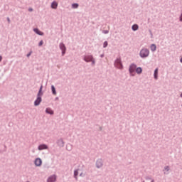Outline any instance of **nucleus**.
Segmentation results:
<instances>
[{
	"mask_svg": "<svg viewBox=\"0 0 182 182\" xmlns=\"http://www.w3.org/2000/svg\"><path fill=\"white\" fill-rule=\"evenodd\" d=\"M43 86H41L38 94V97L36 99V100L34 102L35 106H39V105H41V102H42V97H41L42 96V89H43Z\"/></svg>",
	"mask_w": 182,
	"mask_h": 182,
	"instance_id": "nucleus-1",
	"label": "nucleus"
},
{
	"mask_svg": "<svg viewBox=\"0 0 182 182\" xmlns=\"http://www.w3.org/2000/svg\"><path fill=\"white\" fill-rule=\"evenodd\" d=\"M149 53H150V51H149L148 49L144 48V49L141 50V51H140V56H141V58H147V56H149Z\"/></svg>",
	"mask_w": 182,
	"mask_h": 182,
	"instance_id": "nucleus-2",
	"label": "nucleus"
},
{
	"mask_svg": "<svg viewBox=\"0 0 182 182\" xmlns=\"http://www.w3.org/2000/svg\"><path fill=\"white\" fill-rule=\"evenodd\" d=\"M84 60H85V62H92V65H95V60L92 55H86L84 58Z\"/></svg>",
	"mask_w": 182,
	"mask_h": 182,
	"instance_id": "nucleus-3",
	"label": "nucleus"
},
{
	"mask_svg": "<svg viewBox=\"0 0 182 182\" xmlns=\"http://www.w3.org/2000/svg\"><path fill=\"white\" fill-rule=\"evenodd\" d=\"M136 68H137V66L136 65H134V64H132V65H130V67H129V73H131V75L132 76H134V71L136 70Z\"/></svg>",
	"mask_w": 182,
	"mask_h": 182,
	"instance_id": "nucleus-4",
	"label": "nucleus"
},
{
	"mask_svg": "<svg viewBox=\"0 0 182 182\" xmlns=\"http://www.w3.org/2000/svg\"><path fill=\"white\" fill-rule=\"evenodd\" d=\"M115 65L118 69H122L123 68V65H122V60L120 59H117L115 61Z\"/></svg>",
	"mask_w": 182,
	"mask_h": 182,
	"instance_id": "nucleus-5",
	"label": "nucleus"
},
{
	"mask_svg": "<svg viewBox=\"0 0 182 182\" xmlns=\"http://www.w3.org/2000/svg\"><path fill=\"white\" fill-rule=\"evenodd\" d=\"M60 48L62 50V55H65V53L66 52V47L65 46V44L63 43H60Z\"/></svg>",
	"mask_w": 182,
	"mask_h": 182,
	"instance_id": "nucleus-6",
	"label": "nucleus"
},
{
	"mask_svg": "<svg viewBox=\"0 0 182 182\" xmlns=\"http://www.w3.org/2000/svg\"><path fill=\"white\" fill-rule=\"evenodd\" d=\"M35 164H36V166H37V167L42 166V159L37 158L35 160Z\"/></svg>",
	"mask_w": 182,
	"mask_h": 182,
	"instance_id": "nucleus-7",
	"label": "nucleus"
},
{
	"mask_svg": "<svg viewBox=\"0 0 182 182\" xmlns=\"http://www.w3.org/2000/svg\"><path fill=\"white\" fill-rule=\"evenodd\" d=\"M56 181V176L53 175L48 178L47 182H55Z\"/></svg>",
	"mask_w": 182,
	"mask_h": 182,
	"instance_id": "nucleus-8",
	"label": "nucleus"
},
{
	"mask_svg": "<svg viewBox=\"0 0 182 182\" xmlns=\"http://www.w3.org/2000/svg\"><path fill=\"white\" fill-rule=\"evenodd\" d=\"M96 166L98 168H100V167L103 166V162L102 161V160L99 159L98 161H97Z\"/></svg>",
	"mask_w": 182,
	"mask_h": 182,
	"instance_id": "nucleus-9",
	"label": "nucleus"
},
{
	"mask_svg": "<svg viewBox=\"0 0 182 182\" xmlns=\"http://www.w3.org/2000/svg\"><path fill=\"white\" fill-rule=\"evenodd\" d=\"M48 149V146L46 144H41L38 146V150H46Z\"/></svg>",
	"mask_w": 182,
	"mask_h": 182,
	"instance_id": "nucleus-10",
	"label": "nucleus"
},
{
	"mask_svg": "<svg viewBox=\"0 0 182 182\" xmlns=\"http://www.w3.org/2000/svg\"><path fill=\"white\" fill-rule=\"evenodd\" d=\"M51 8L53 9H56V8H58V2L53 1L51 4Z\"/></svg>",
	"mask_w": 182,
	"mask_h": 182,
	"instance_id": "nucleus-11",
	"label": "nucleus"
},
{
	"mask_svg": "<svg viewBox=\"0 0 182 182\" xmlns=\"http://www.w3.org/2000/svg\"><path fill=\"white\" fill-rule=\"evenodd\" d=\"M159 75V68H156L155 70H154V79L157 80V76Z\"/></svg>",
	"mask_w": 182,
	"mask_h": 182,
	"instance_id": "nucleus-12",
	"label": "nucleus"
},
{
	"mask_svg": "<svg viewBox=\"0 0 182 182\" xmlns=\"http://www.w3.org/2000/svg\"><path fill=\"white\" fill-rule=\"evenodd\" d=\"M46 113H48V114H53V110H52V109L50 108H47L46 109Z\"/></svg>",
	"mask_w": 182,
	"mask_h": 182,
	"instance_id": "nucleus-13",
	"label": "nucleus"
},
{
	"mask_svg": "<svg viewBox=\"0 0 182 182\" xmlns=\"http://www.w3.org/2000/svg\"><path fill=\"white\" fill-rule=\"evenodd\" d=\"M34 32H36V33H37V35H43V33H42V31H39V29L38 28H34Z\"/></svg>",
	"mask_w": 182,
	"mask_h": 182,
	"instance_id": "nucleus-14",
	"label": "nucleus"
},
{
	"mask_svg": "<svg viewBox=\"0 0 182 182\" xmlns=\"http://www.w3.org/2000/svg\"><path fill=\"white\" fill-rule=\"evenodd\" d=\"M156 49H157V47L156 46V45L155 44H151V50L152 52H155Z\"/></svg>",
	"mask_w": 182,
	"mask_h": 182,
	"instance_id": "nucleus-15",
	"label": "nucleus"
},
{
	"mask_svg": "<svg viewBox=\"0 0 182 182\" xmlns=\"http://www.w3.org/2000/svg\"><path fill=\"white\" fill-rule=\"evenodd\" d=\"M136 73H138V75H140V73H141V72H143V70L141 69V68L139 67L136 69Z\"/></svg>",
	"mask_w": 182,
	"mask_h": 182,
	"instance_id": "nucleus-16",
	"label": "nucleus"
},
{
	"mask_svg": "<svg viewBox=\"0 0 182 182\" xmlns=\"http://www.w3.org/2000/svg\"><path fill=\"white\" fill-rule=\"evenodd\" d=\"M132 29L134 31H137V29H139V26L137 24H134L132 26Z\"/></svg>",
	"mask_w": 182,
	"mask_h": 182,
	"instance_id": "nucleus-17",
	"label": "nucleus"
},
{
	"mask_svg": "<svg viewBox=\"0 0 182 182\" xmlns=\"http://www.w3.org/2000/svg\"><path fill=\"white\" fill-rule=\"evenodd\" d=\"M51 90L53 92V95H56V90L55 89V86H51Z\"/></svg>",
	"mask_w": 182,
	"mask_h": 182,
	"instance_id": "nucleus-18",
	"label": "nucleus"
},
{
	"mask_svg": "<svg viewBox=\"0 0 182 182\" xmlns=\"http://www.w3.org/2000/svg\"><path fill=\"white\" fill-rule=\"evenodd\" d=\"M79 174V172H77V171H74V177L75 178H77V175Z\"/></svg>",
	"mask_w": 182,
	"mask_h": 182,
	"instance_id": "nucleus-19",
	"label": "nucleus"
},
{
	"mask_svg": "<svg viewBox=\"0 0 182 182\" xmlns=\"http://www.w3.org/2000/svg\"><path fill=\"white\" fill-rule=\"evenodd\" d=\"M73 8H74L75 9H76V8H78L79 7V4H73L72 5Z\"/></svg>",
	"mask_w": 182,
	"mask_h": 182,
	"instance_id": "nucleus-20",
	"label": "nucleus"
},
{
	"mask_svg": "<svg viewBox=\"0 0 182 182\" xmlns=\"http://www.w3.org/2000/svg\"><path fill=\"white\" fill-rule=\"evenodd\" d=\"M43 45V41H40L38 46H42Z\"/></svg>",
	"mask_w": 182,
	"mask_h": 182,
	"instance_id": "nucleus-21",
	"label": "nucleus"
},
{
	"mask_svg": "<svg viewBox=\"0 0 182 182\" xmlns=\"http://www.w3.org/2000/svg\"><path fill=\"white\" fill-rule=\"evenodd\" d=\"M104 48H106L107 46V41H105V43H104Z\"/></svg>",
	"mask_w": 182,
	"mask_h": 182,
	"instance_id": "nucleus-22",
	"label": "nucleus"
},
{
	"mask_svg": "<svg viewBox=\"0 0 182 182\" xmlns=\"http://www.w3.org/2000/svg\"><path fill=\"white\" fill-rule=\"evenodd\" d=\"M31 55H32V52H30V53L27 55V58H29V56H31Z\"/></svg>",
	"mask_w": 182,
	"mask_h": 182,
	"instance_id": "nucleus-23",
	"label": "nucleus"
},
{
	"mask_svg": "<svg viewBox=\"0 0 182 182\" xmlns=\"http://www.w3.org/2000/svg\"><path fill=\"white\" fill-rule=\"evenodd\" d=\"M165 170H166L167 171H168V166H166V167L165 168Z\"/></svg>",
	"mask_w": 182,
	"mask_h": 182,
	"instance_id": "nucleus-24",
	"label": "nucleus"
},
{
	"mask_svg": "<svg viewBox=\"0 0 182 182\" xmlns=\"http://www.w3.org/2000/svg\"><path fill=\"white\" fill-rule=\"evenodd\" d=\"M28 11H29L30 12H32V11H33V9H29Z\"/></svg>",
	"mask_w": 182,
	"mask_h": 182,
	"instance_id": "nucleus-25",
	"label": "nucleus"
},
{
	"mask_svg": "<svg viewBox=\"0 0 182 182\" xmlns=\"http://www.w3.org/2000/svg\"><path fill=\"white\" fill-rule=\"evenodd\" d=\"M2 60V56H0V62Z\"/></svg>",
	"mask_w": 182,
	"mask_h": 182,
	"instance_id": "nucleus-26",
	"label": "nucleus"
},
{
	"mask_svg": "<svg viewBox=\"0 0 182 182\" xmlns=\"http://www.w3.org/2000/svg\"><path fill=\"white\" fill-rule=\"evenodd\" d=\"M7 19H8V22H11V20L9 19V18H8Z\"/></svg>",
	"mask_w": 182,
	"mask_h": 182,
	"instance_id": "nucleus-27",
	"label": "nucleus"
},
{
	"mask_svg": "<svg viewBox=\"0 0 182 182\" xmlns=\"http://www.w3.org/2000/svg\"><path fill=\"white\" fill-rule=\"evenodd\" d=\"M105 33H107V31H105Z\"/></svg>",
	"mask_w": 182,
	"mask_h": 182,
	"instance_id": "nucleus-28",
	"label": "nucleus"
},
{
	"mask_svg": "<svg viewBox=\"0 0 182 182\" xmlns=\"http://www.w3.org/2000/svg\"><path fill=\"white\" fill-rule=\"evenodd\" d=\"M181 97H182V93L181 94Z\"/></svg>",
	"mask_w": 182,
	"mask_h": 182,
	"instance_id": "nucleus-29",
	"label": "nucleus"
}]
</instances>
